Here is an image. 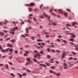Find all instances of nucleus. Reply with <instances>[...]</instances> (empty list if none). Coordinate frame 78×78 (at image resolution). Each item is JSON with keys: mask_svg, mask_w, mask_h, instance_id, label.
<instances>
[{"mask_svg": "<svg viewBox=\"0 0 78 78\" xmlns=\"http://www.w3.org/2000/svg\"><path fill=\"white\" fill-rule=\"evenodd\" d=\"M34 2H32L30 3V4H27L25 5L26 6H27L28 7H30V6H33L34 5Z\"/></svg>", "mask_w": 78, "mask_h": 78, "instance_id": "f257e3e1", "label": "nucleus"}, {"mask_svg": "<svg viewBox=\"0 0 78 78\" xmlns=\"http://www.w3.org/2000/svg\"><path fill=\"white\" fill-rule=\"evenodd\" d=\"M65 55L66 56V53H63L62 55V58H64L65 57Z\"/></svg>", "mask_w": 78, "mask_h": 78, "instance_id": "f03ea898", "label": "nucleus"}, {"mask_svg": "<svg viewBox=\"0 0 78 78\" xmlns=\"http://www.w3.org/2000/svg\"><path fill=\"white\" fill-rule=\"evenodd\" d=\"M9 48L5 50V51L6 53H7V52H8L9 51Z\"/></svg>", "mask_w": 78, "mask_h": 78, "instance_id": "7ed1b4c3", "label": "nucleus"}, {"mask_svg": "<svg viewBox=\"0 0 78 78\" xmlns=\"http://www.w3.org/2000/svg\"><path fill=\"white\" fill-rule=\"evenodd\" d=\"M69 40L70 41H72V42H73L74 41V39H73V37L69 39Z\"/></svg>", "mask_w": 78, "mask_h": 78, "instance_id": "20e7f679", "label": "nucleus"}, {"mask_svg": "<svg viewBox=\"0 0 78 78\" xmlns=\"http://www.w3.org/2000/svg\"><path fill=\"white\" fill-rule=\"evenodd\" d=\"M7 45L8 46V47H11V48L12 47V45H11V44H7Z\"/></svg>", "mask_w": 78, "mask_h": 78, "instance_id": "39448f33", "label": "nucleus"}, {"mask_svg": "<svg viewBox=\"0 0 78 78\" xmlns=\"http://www.w3.org/2000/svg\"><path fill=\"white\" fill-rule=\"evenodd\" d=\"M17 74L18 75H19V77L20 78H22V74H20L19 73H17Z\"/></svg>", "mask_w": 78, "mask_h": 78, "instance_id": "423d86ee", "label": "nucleus"}, {"mask_svg": "<svg viewBox=\"0 0 78 78\" xmlns=\"http://www.w3.org/2000/svg\"><path fill=\"white\" fill-rule=\"evenodd\" d=\"M40 66H43V67H46L45 65L44 64H40Z\"/></svg>", "mask_w": 78, "mask_h": 78, "instance_id": "0eeeda50", "label": "nucleus"}, {"mask_svg": "<svg viewBox=\"0 0 78 78\" xmlns=\"http://www.w3.org/2000/svg\"><path fill=\"white\" fill-rule=\"evenodd\" d=\"M40 18H41V19H44V16L43 15H41L39 16Z\"/></svg>", "mask_w": 78, "mask_h": 78, "instance_id": "6e6552de", "label": "nucleus"}, {"mask_svg": "<svg viewBox=\"0 0 78 78\" xmlns=\"http://www.w3.org/2000/svg\"><path fill=\"white\" fill-rule=\"evenodd\" d=\"M26 33H28L29 32V30H28V28H26Z\"/></svg>", "mask_w": 78, "mask_h": 78, "instance_id": "1a4fd4ad", "label": "nucleus"}, {"mask_svg": "<svg viewBox=\"0 0 78 78\" xmlns=\"http://www.w3.org/2000/svg\"><path fill=\"white\" fill-rule=\"evenodd\" d=\"M43 15H44V16H45V17H47V14L43 12Z\"/></svg>", "mask_w": 78, "mask_h": 78, "instance_id": "9d476101", "label": "nucleus"}, {"mask_svg": "<svg viewBox=\"0 0 78 78\" xmlns=\"http://www.w3.org/2000/svg\"><path fill=\"white\" fill-rule=\"evenodd\" d=\"M16 41V39L15 40H11L10 41V42H15Z\"/></svg>", "mask_w": 78, "mask_h": 78, "instance_id": "9b49d317", "label": "nucleus"}, {"mask_svg": "<svg viewBox=\"0 0 78 78\" xmlns=\"http://www.w3.org/2000/svg\"><path fill=\"white\" fill-rule=\"evenodd\" d=\"M55 67H56L55 66H51V69H54Z\"/></svg>", "mask_w": 78, "mask_h": 78, "instance_id": "f8f14e48", "label": "nucleus"}, {"mask_svg": "<svg viewBox=\"0 0 78 78\" xmlns=\"http://www.w3.org/2000/svg\"><path fill=\"white\" fill-rule=\"evenodd\" d=\"M56 75L57 76H61V74L59 73H57V74H56Z\"/></svg>", "mask_w": 78, "mask_h": 78, "instance_id": "ddd939ff", "label": "nucleus"}, {"mask_svg": "<svg viewBox=\"0 0 78 78\" xmlns=\"http://www.w3.org/2000/svg\"><path fill=\"white\" fill-rule=\"evenodd\" d=\"M28 9H29V11H30V12H31V11H32V8H28Z\"/></svg>", "mask_w": 78, "mask_h": 78, "instance_id": "4468645a", "label": "nucleus"}, {"mask_svg": "<svg viewBox=\"0 0 78 78\" xmlns=\"http://www.w3.org/2000/svg\"><path fill=\"white\" fill-rule=\"evenodd\" d=\"M58 11L60 12V13H61V12H62V10L61 9H59L58 10Z\"/></svg>", "mask_w": 78, "mask_h": 78, "instance_id": "2eb2a0df", "label": "nucleus"}, {"mask_svg": "<svg viewBox=\"0 0 78 78\" xmlns=\"http://www.w3.org/2000/svg\"><path fill=\"white\" fill-rule=\"evenodd\" d=\"M73 58L72 57H70V58H68V59H69V60H72Z\"/></svg>", "mask_w": 78, "mask_h": 78, "instance_id": "dca6fc26", "label": "nucleus"}, {"mask_svg": "<svg viewBox=\"0 0 78 78\" xmlns=\"http://www.w3.org/2000/svg\"><path fill=\"white\" fill-rule=\"evenodd\" d=\"M27 72H29V73H31V71L30 70H29V69H27Z\"/></svg>", "mask_w": 78, "mask_h": 78, "instance_id": "f3484780", "label": "nucleus"}, {"mask_svg": "<svg viewBox=\"0 0 78 78\" xmlns=\"http://www.w3.org/2000/svg\"><path fill=\"white\" fill-rule=\"evenodd\" d=\"M27 21L28 22V23H31V21L30 20L28 19L27 20Z\"/></svg>", "mask_w": 78, "mask_h": 78, "instance_id": "a211bd4d", "label": "nucleus"}, {"mask_svg": "<svg viewBox=\"0 0 78 78\" xmlns=\"http://www.w3.org/2000/svg\"><path fill=\"white\" fill-rule=\"evenodd\" d=\"M33 61L35 62H37V60L36 59V58H34Z\"/></svg>", "mask_w": 78, "mask_h": 78, "instance_id": "6ab92c4d", "label": "nucleus"}, {"mask_svg": "<svg viewBox=\"0 0 78 78\" xmlns=\"http://www.w3.org/2000/svg\"><path fill=\"white\" fill-rule=\"evenodd\" d=\"M11 76H14V77H15V75H14V74L12 73H11Z\"/></svg>", "mask_w": 78, "mask_h": 78, "instance_id": "aec40b11", "label": "nucleus"}, {"mask_svg": "<svg viewBox=\"0 0 78 78\" xmlns=\"http://www.w3.org/2000/svg\"><path fill=\"white\" fill-rule=\"evenodd\" d=\"M9 51H10V52H11V53H12V49H10V48H9Z\"/></svg>", "mask_w": 78, "mask_h": 78, "instance_id": "412c9836", "label": "nucleus"}, {"mask_svg": "<svg viewBox=\"0 0 78 78\" xmlns=\"http://www.w3.org/2000/svg\"><path fill=\"white\" fill-rule=\"evenodd\" d=\"M1 36H3L4 35V33L3 32H2V33L1 34Z\"/></svg>", "mask_w": 78, "mask_h": 78, "instance_id": "4be33fe9", "label": "nucleus"}, {"mask_svg": "<svg viewBox=\"0 0 78 78\" xmlns=\"http://www.w3.org/2000/svg\"><path fill=\"white\" fill-rule=\"evenodd\" d=\"M66 26L67 27H71V25H70L69 24H67L66 25Z\"/></svg>", "mask_w": 78, "mask_h": 78, "instance_id": "5701e85b", "label": "nucleus"}, {"mask_svg": "<svg viewBox=\"0 0 78 78\" xmlns=\"http://www.w3.org/2000/svg\"><path fill=\"white\" fill-rule=\"evenodd\" d=\"M63 14L66 16H67V13H66L65 12H63Z\"/></svg>", "mask_w": 78, "mask_h": 78, "instance_id": "b1692460", "label": "nucleus"}, {"mask_svg": "<svg viewBox=\"0 0 78 78\" xmlns=\"http://www.w3.org/2000/svg\"><path fill=\"white\" fill-rule=\"evenodd\" d=\"M51 14H52V15H53V16H56V14H55L54 12L52 13Z\"/></svg>", "mask_w": 78, "mask_h": 78, "instance_id": "393cba45", "label": "nucleus"}, {"mask_svg": "<svg viewBox=\"0 0 78 78\" xmlns=\"http://www.w3.org/2000/svg\"><path fill=\"white\" fill-rule=\"evenodd\" d=\"M27 60L28 61H29V62L30 61V58H27Z\"/></svg>", "mask_w": 78, "mask_h": 78, "instance_id": "a878e982", "label": "nucleus"}, {"mask_svg": "<svg viewBox=\"0 0 78 78\" xmlns=\"http://www.w3.org/2000/svg\"><path fill=\"white\" fill-rule=\"evenodd\" d=\"M23 76H26L27 75V73H23Z\"/></svg>", "mask_w": 78, "mask_h": 78, "instance_id": "bb28decb", "label": "nucleus"}, {"mask_svg": "<svg viewBox=\"0 0 78 78\" xmlns=\"http://www.w3.org/2000/svg\"><path fill=\"white\" fill-rule=\"evenodd\" d=\"M15 53H16V54H17V53H18V51L17 50L15 51Z\"/></svg>", "mask_w": 78, "mask_h": 78, "instance_id": "cd10ccee", "label": "nucleus"}, {"mask_svg": "<svg viewBox=\"0 0 78 78\" xmlns=\"http://www.w3.org/2000/svg\"><path fill=\"white\" fill-rule=\"evenodd\" d=\"M10 39H11L10 37H9L7 39H6V41H8L9 40H10Z\"/></svg>", "mask_w": 78, "mask_h": 78, "instance_id": "c85d7f7f", "label": "nucleus"}, {"mask_svg": "<svg viewBox=\"0 0 78 78\" xmlns=\"http://www.w3.org/2000/svg\"><path fill=\"white\" fill-rule=\"evenodd\" d=\"M75 22H73V24H72V26L73 27L74 26H75Z\"/></svg>", "mask_w": 78, "mask_h": 78, "instance_id": "c756f323", "label": "nucleus"}, {"mask_svg": "<svg viewBox=\"0 0 78 78\" xmlns=\"http://www.w3.org/2000/svg\"><path fill=\"white\" fill-rule=\"evenodd\" d=\"M44 34H49V33L48 32H44Z\"/></svg>", "mask_w": 78, "mask_h": 78, "instance_id": "7c9ffc66", "label": "nucleus"}, {"mask_svg": "<svg viewBox=\"0 0 78 78\" xmlns=\"http://www.w3.org/2000/svg\"><path fill=\"white\" fill-rule=\"evenodd\" d=\"M45 64H46V65H47L48 66H50V65L49 64V63H46Z\"/></svg>", "mask_w": 78, "mask_h": 78, "instance_id": "2f4dec72", "label": "nucleus"}, {"mask_svg": "<svg viewBox=\"0 0 78 78\" xmlns=\"http://www.w3.org/2000/svg\"><path fill=\"white\" fill-rule=\"evenodd\" d=\"M55 51H56V52H57V53H60V51H59V50H55Z\"/></svg>", "mask_w": 78, "mask_h": 78, "instance_id": "473e14b6", "label": "nucleus"}, {"mask_svg": "<svg viewBox=\"0 0 78 78\" xmlns=\"http://www.w3.org/2000/svg\"><path fill=\"white\" fill-rule=\"evenodd\" d=\"M9 58L10 59H12V55H11V57H9Z\"/></svg>", "mask_w": 78, "mask_h": 78, "instance_id": "72a5a7b5", "label": "nucleus"}, {"mask_svg": "<svg viewBox=\"0 0 78 78\" xmlns=\"http://www.w3.org/2000/svg\"><path fill=\"white\" fill-rule=\"evenodd\" d=\"M66 10L67 11H69V12H70L71 11L69 9H66Z\"/></svg>", "mask_w": 78, "mask_h": 78, "instance_id": "f704fd0d", "label": "nucleus"}, {"mask_svg": "<svg viewBox=\"0 0 78 78\" xmlns=\"http://www.w3.org/2000/svg\"><path fill=\"white\" fill-rule=\"evenodd\" d=\"M52 24L53 25H54V26H56V24L55 23H52Z\"/></svg>", "mask_w": 78, "mask_h": 78, "instance_id": "c9c22d12", "label": "nucleus"}, {"mask_svg": "<svg viewBox=\"0 0 78 78\" xmlns=\"http://www.w3.org/2000/svg\"><path fill=\"white\" fill-rule=\"evenodd\" d=\"M1 52H2V53H5V50H1Z\"/></svg>", "mask_w": 78, "mask_h": 78, "instance_id": "e433bc0d", "label": "nucleus"}, {"mask_svg": "<svg viewBox=\"0 0 78 78\" xmlns=\"http://www.w3.org/2000/svg\"><path fill=\"white\" fill-rule=\"evenodd\" d=\"M28 68L27 67H26V68H23L22 69V70H25V69H27Z\"/></svg>", "mask_w": 78, "mask_h": 78, "instance_id": "4c0bfd02", "label": "nucleus"}, {"mask_svg": "<svg viewBox=\"0 0 78 78\" xmlns=\"http://www.w3.org/2000/svg\"><path fill=\"white\" fill-rule=\"evenodd\" d=\"M72 53H73L74 55H76V53L73 51L72 52Z\"/></svg>", "mask_w": 78, "mask_h": 78, "instance_id": "58836bf2", "label": "nucleus"}, {"mask_svg": "<svg viewBox=\"0 0 78 78\" xmlns=\"http://www.w3.org/2000/svg\"><path fill=\"white\" fill-rule=\"evenodd\" d=\"M47 51H48L50 52V48H48L47 49Z\"/></svg>", "mask_w": 78, "mask_h": 78, "instance_id": "ea45409f", "label": "nucleus"}, {"mask_svg": "<svg viewBox=\"0 0 78 78\" xmlns=\"http://www.w3.org/2000/svg\"><path fill=\"white\" fill-rule=\"evenodd\" d=\"M70 44H71V45H74V44L72 42L70 43Z\"/></svg>", "mask_w": 78, "mask_h": 78, "instance_id": "a19ab883", "label": "nucleus"}, {"mask_svg": "<svg viewBox=\"0 0 78 78\" xmlns=\"http://www.w3.org/2000/svg\"><path fill=\"white\" fill-rule=\"evenodd\" d=\"M43 6V4H41V5L40 6V8H41Z\"/></svg>", "mask_w": 78, "mask_h": 78, "instance_id": "79ce46f5", "label": "nucleus"}, {"mask_svg": "<svg viewBox=\"0 0 78 78\" xmlns=\"http://www.w3.org/2000/svg\"><path fill=\"white\" fill-rule=\"evenodd\" d=\"M66 28L67 29H68V30H71V29L67 27H66Z\"/></svg>", "mask_w": 78, "mask_h": 78, "instance_id": "37998d69", "label": "nucleus"}, {"mask_svg": "<svg viewBox=\"0 0 78 78\" xmlns=\"http://www.w3.org/2000/svg\"><path fill=\"white\" fill-rule=\"evenodd\" d=\"M62 42H65V43H67V41L66 40H63Z\"/></svg>", "mask_w": 78, "mask_h": 78, "instance_id": "c03bdc74", "label": "nucleus"}, {"mask_svg": "<svg viewBox=\"0 0 78 78\" xmlns=\"http://www.w3.org/2000/svg\"><path fill=\"white\" fill-rule=\"evenodd\" d=\"M64 66H67L68 65L66 64V63H64Z\"/></svg>", "mask_w": 78, "mask_h": 78, "instance_id": "a18cd8bd", "label": "nucleus"}, {"mask_svg": "<svg viewBox=\"0 0 78 78\" xmlns=\"http://www.w3.org/2000/svg\"><path fill=\"white\" fill-rule=\"evenodd\" d=\"M50 46L51 47H55V45H51Z\"/></svg>", "mask_w": 78, "mask_h": 78, "instance_id": "49530a36", "label": "nucleus"}, {"mask_svg": "<svg viewBox=\"0 0 78 78\" xmlns=\"http://www.w3.org/2000/svg\"><path fill=\"white\" fill-rule=\"evenodd\" d=\"M30 62H27L26 64V65H28V64H30Z\"/></svg>", "mask_w": 78, "mask_h": 78, "instance_id": "de8ad7c7", "label": "nucleus"}, {"mask_svg": "<svg viewBox=\"0 0 78 78\" xmlns=\"http://www.w3.org/2000/svg\"><path fill=\"white\" fill-rule=\"evenodd\" d=\"M24 23H25L23 21L21 23V25H23Z\"/></svg>", "mask_w": 78, "mask_h": 78, "instance_id": "09e8293b", "label": "nucleus"}, {"mask_svg": "<svg viewBox=\"0 0 78 78\" xmlns=\"http://www.w3.org/2000/svg\"><path fill=\"white\" fill-rule=\"evenodd\" d=\"M37 44L38 45H42V44L40 43H38Z\"/></svg>", "mask_w": 78, "mask_h": 78, "instance_id": "8fccbe9b", "label": "nucleus"}, {"mask_svg": "<svg viewBox=\"0 0 78 78\" xmlns=\"http://www.w3.org/2000/svg\"><path fill=\"white\" fill-rule=\"evenodd\" d=\"M49 72H50V73H53V71L51 70H50Z\"/></svg>", "mask_w": 78, "mask_h": 78, "instance_id": "3c124183", "label": "nucleus"}, {"mask_svg": "<svg viewBox=\"0 0 78 78\" xmlns=\"http://www.w3.org/2000/svg\"><path fill=\"white\" fill-rule=\"evenodd\" d=\"M9 55H12V53H11V52H9L8 53Z\"/></svg>", "mask_w": 78, "mask_h": 78, "instance_id": "603ef678", "label": "nucleus"}, {"mask_svg": "<svg viewBox=\"0 0 78 78\" xmlns=\"http://www.w3.org/2000/svg\"><path fill=\"white\" fill-rule=\"evenodd\" d=\"M34 58H37V55H36L34 56Z\"/></svg>", "mask_w": 78, "mask_h": 78, "instance_id": "864d4df0", "label": "nucleus"}, {"mask_svg": "<svg viewBox=\"0 0 78 78\" xmlns=\"http://www.w3.org/2000/svg\"><path fill=\"white\" fill-rule=\"evenodd\" d=\"M4 66V65H3V64H0V67H1V66Z\"/></svg>", "mask_w": 78, "mask_h": 78, "instance_id": "5fc2aeb1", "label": "nucleus"}, {"mask_svg": "<svg viewBox=\"0 0 78 78\" xmlns=\"http://www.w3.org/2000/svg\"><path fill=\"white\" fill-rule=\"evenodd\" d=\"M42 45H43V46H44V45H45V43H44V42H42Z\"/></svg>", "mask_w": 78, "mask_h": 78, "instance_id": "6e6d98bb", "label": "nucleus"}, {"mask_svg": "<svg viewBox=\"0 0 78 78\" xmlns=\"http://www.w3.org/2000/svg\"><path fill=\"white\" fill-rule=\"evenodd\" d=\"M52 53H55V50L52 49Z\"/></svg>", "mask_w": 78, "mask_h": 78, "instance_id": "4d7b16f0", "label": "nucleus"}, {"mask_svg": "<svg viewBox=\"0 0 78 78\" xmlns=\"http://www.w3.org/2000/svg\"><path fill=\"white\" fill-rule=\"evenodd\" d=\"M3 31H4V32L5 33H7V30H3Z\"/></svg>", "mask_w": 78, "mask_h": 78, "instance_id": "13d9d810", "label": "nucleus"}, {"mask_svg": "<svg viewBox=\"0 0 78 78\" xmlns=\"http://www.w3.org/2000/svg\"><path fill=\"white\" fill-rule=\"evenodd\" d=\"M37 55H38V56H40L41 55H40L39 53H37Z\"/></svg>", "mask_w": 78, "mask_h": 78, "instance_id": "bf43d9fd", "label": "nucleus"}, {"mask_svg": "<svg viewBox=\"0 0 78 78\" xmlns=\"http://www.w3.org/2000/svg\"><path fill=\"white\" fill-rule=\"evenodd\" d=\"M6 67L7 69H8V65H6Z\"/></svg>", "mask_w": 78, "mask_h": 78, "instance_id": "052dcab7", "label": "nucleus"}, {"mask_svg": "<svg viewBox=\"0 0 78 78\" xmlns=\"http://www.w3.org/2000/svg\"><path fill=\"white\" fill-rule=\"evenodd\" d=\"M61 37H62V36H61V35H59L58 36V37H59V38H61Z\"/></svg>", "mask_w": 78, "mask_h": 78, "instance_id": "680f3d73", "label": "nucleus"}, {"mask_svg": "<svg viewBox=\"0 0 78 78\" xmlns=\"http://www.w3.org/2000/svg\"><path fill=\"white\" fill-rule=\"evenodd\" d=\"M7 37H8V35H6L4 37L5 38H6Z\"/></svg>", "mask_w": 78, "mask_h": 78, "instance_id": "e2e57ef3", "label": "nucleus"}, {"mask_svg": "<svg viewBox=\"0 0 78 78\" xmlns=\"http://www.w3.org/2000/svg\"><path fill=\"white\" fill-rule=\"evenodd\" d=\"M47 58H51V57L49 55L47 56Z\"/></svg>", "mask_w": 78, "mask_h": 78, "instance_id": "0e129e2a", "label": "nucleus"}, {"mask_svg": "<svg viewBox=\"0 0 78 78\" xmlns=\"http://www.w3.org/2000/svg\"><path fill=\"white\" fill-rule=\"evenodd\" d=\"M40 53H41V54H42H42H43V51H40Z\"/></svg>", "mask_w": 78, "mask_h": 78, "instance_id": "69168bd1", "label": "nucleus"}, {"mask_svg": "<svg viewBox=\"0 0 78 78\" xmlns=\"http://www.w3.org/2000/svg\"><path fill=\"white\" fill-rule=\"evenodd\" d=\"M0 50H3V48H2V47L0 46Z\"/></svg>", "mask_w": 78, "mask_h": 78, "instance_id": "338daca9", "label": "nucleus"}, {"mask_svg": "<svg viewBox=\"0 0 78 78\" xmlns=\"http://www.w3.org/2000/svg\"><path fill=\"white\" fill-rule=\"evenodd\" d=\"M33 19L34 20V21H36V19L35 18H34Z\"/></svg>", "mask_w": 78, "mask_h": 78, "instance_id": "774afa93", "label": "nucleus"}]
</instances>
